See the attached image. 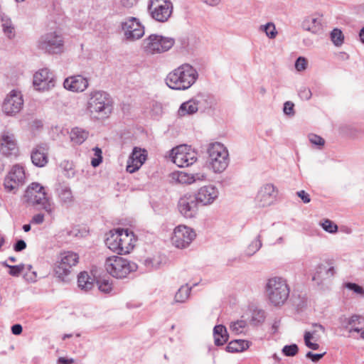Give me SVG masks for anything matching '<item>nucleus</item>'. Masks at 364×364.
<instances>
[{
    "mask_svg": "<svg viewBox=\"0 0 364 364\" xmlns=\"http://www.w3.org/2000/svg\"><path fill=\"white\" fill-rule=\"evenodd\" d=\"M74 360L73 358L70 359H66L63 357H60L58 360V363L60 364H72L73 363Z\"/></svg>",
    "mask_w": 364,
    "mask_h": 364,
    "instance_id": "nucleus-61",
    "label": "nucleus"
},
{
    "mask_svg": "<svg viewBox=\"0 0 364 364\" xmlns=\"http://www.w3.org/2000/svg\"><path fill=\"white\" fill-rule=\"evenodd\" d=\"M298 95L301 100H309L312 95L311 91L306 87H301L299 91Z\"/></svg>",
    "mask_w": 364,
    "mask_h": 364,
    "instance_id": "nucleus-52",
    "label": "nucleus"
},
{
    "mask_svg": "<svg viewBox=\"0 0 364 364\" xmlns=\"http://www.w3.org/2000/svg\"><path fill=\"white\" fill-rule=\"evenodd\" d=\"M26 248V243L23 240H18L14 245V250L16 252L23 251Z\"/></svg>",
    "mask_w": 364,
    "mask_h": 364,
    "instance_id": "nucleus-56",
    "label": "nucleus"
},
{
    "mask_svg": "<svg viewBox=\"0 0 364 364\" xmlns=\"http://www.w3.org/2000/svg\"><path fill=\"white\" fill-rule=\"evenodd\" d=\"M198 78L196 69L188 63H184L168 74L166 83L171 89L185 90L191 87Z\"/></svg>",
    "mask_w": 364,
    "mask_h": 364,
    "instance_id": "nucleus-1",
    "label": "nucleus"
},
{
    "mask_svg": "<svg viewBox=\"0 0 364 364\" xmlns=\"http://www.w3.org/2000/svg\"><path fill=\"white\" fill-rule=\"evenodd\" d=\"M265 311L262 309H255L252 313L251 321L254 324L262 323L265 319Z\"/></svg>",
    "mask_w": 364,
    "mask_h": 364,
    "instance_id": "nucleus-44",
    "label": "nucleus"
},
{
    "mask_svg": "<svg viewBox=\"0 0 364 364\" xmlns=\"http://www.w3.org/2000/svg\"><path fill=\"white\" fill-rule=\"evenodd\" d=\"M280 326V320H275L272 326L273 333H276Z\"/></svg>",
    "mask_w": 364,
    "mask_h": 364,
    "instance_id": "nucleus-63",
    "label": "nucleus"
},
{
    "mask_svg": "<svg viewBox=\"0 0 364 364\" xmlns=\"http://www.w3.org/2000/svg\"><path fill=\"white\" fill-rule=\"evenodd\" d=\"M299 348L296 344L286 345L282 348V353L286 356H294L298 353Z\"/></svg>",
    "mask_w": 364,
    "mask_h": 364,
    "instance_id": "nucleus-46",
    "label": "nucleus"
},
{
    "mask_svg": "<svg viewBox=\"0 0 364 364\" xmlns=\"http://www.w3.org/2000/svg\"><path fill=\"white\" fill-rule=\"evenodd\" d=\"M70 140L75 144H82L88 137V132L78 127L72 129L70 134Z\"/></svg>",
    "mask_w": 364,
    "mask_h": 364,
    "instance_id": "nucleus-31",
    "label": "nucleus"
},
{
    "mask_svg": "<svg viewBox=\"0 0 364 364\" xmlns=\"http://www.w3.org/2000/svg\"><path fill=\"white\" fill-rule=\"evenodd\" d=\"M360 316L357 314H353L348 318L345 315H342L338 318V322L341 326L343 328H348L350 326H353L356 322H358Z\"/></svg>",
    "mask_w": 364,
    "mask_h": 364,
    "instance_id": "nucleus-37",
    "label": "nucleus"
},
{
    "mask_svg": "<svg viewBox=\"0 0 364 364\" xmlns=\"http://www.w3.org/2000/svg\"><path fill=\"white\" fill-rule=\"evenodd\" d=\"M198 98L199 99L192 100L182 103L178 111V115L183 117L186 114H193L196 113L199 109L198 104L200 103L202 100H203V97H200Z\"/></svg>",
    "mask_w": 364,
    "mask_h": 364,
    "instance_id": "nucleus-26",
    "label": "nucleus"
},
{
    "mask_svg": "<svg viewBox=\"0 0 364 364\" xmlns=\"http://www.w3.org/2000/svg\"><path fill=\"white\" fill-rule=\"evenodd\" d=\"M172 161L178 167H188L197 160V153L191 146L183 144L171 150Z\"/></svg>",
    "mask_w": 364,
    "mask_h": 364,
    "instance_id": "nucleus-11",
    "label": "nucleus"
},
{
    "mask_svg": "<svg viewBox=\"0 0 364 364\" xmlns=\"http://www.w3.org/2000/svg\"><path fill=\"white\" fill-rule=\"evenodd\" d=\"M98 289L100 291L104 293H109L112 290V284L108 280L103 279L102 281H98Z\"/></svg>",
    "mask_w": 364,
    "mask_h": 364,
    "instance_id": "nucleus-51",
    "label": "nucleus"
},
{
    "mask_svg": "<svg viewBox=\"0 0 364 364\" xmlns=\"http://www.w3.org/2000/svg\"><path fill=\"white\" fill-rule=\"evenodd\" d=\"M249 346V342L247 341L235 339L228 344L225 347V350L229 353H238L247 349Z\"/></svg>",
    "mask_w": 364,
    "mask_h": 364,
    "instance_id": "nucleus-30",
    "label": "nucleus"
},
{
    "mask_svg": "<svg viewBox=\"0 0 364 364\" xmlns=\"http://www.w3.org/2000/svg\"><path fill=\"white\" fill-rule=\"evenodd\" d=\"M246 326L247 322L245 320H237L230 323V329L232 333L235 334H240L243 333Z\"/></svg>",
    "mask_w": 364,
    "mask_h": 364,
    "instance_id": "nucleus-40",
    "label": "nucleus"
},
{
    "mask_svg": "<svg viewBox=\"0 0 364 364\" xmlns=\"http://www.w3.org/2000/svg\"><path fill=\"white\" fill-rule=\"evenodd\" d=\"M359 37L360 41L364 43V26L360 29L359 32Z\"/></svg>",
    "mask_w": 364,
    "mask_h": 364,
    "instance_id": "nucleus-64",
    "label": "nucleus"
},
{
    "mask_svg": "<svg viewBox=\"0 0 364 364\" xmlns=\"http://www.w3.org/2000/svg\"><path fill=\"white\" fill-rule=\"evenodd\" d=\"M44 222V215L43 213H38L33 216L31 223L33 224L40 225Z\"/></svg>",
    "mask_w": 364,
    "mask_h": 364,
    "instance_id": "nucleus-57",
    "label": "nucleus"
},
{
    "mask_svg": "<svg viewBox=\"0 0 364 364\" xmlns=\"http://www.w3.org/2000/svg\"><path fill=\"white\" fill-rule=\"evenodd\" d=\"M48 146L47 144L38 145L31 152V158L33 165L43 167L48 162Z\"/></svg>",
    "mask_w": 364,
    "mask_h": 364,
    "instance_id": "nucleus-21",
    "label": "nucleus"
},
{
    "mask_svg": "<svg viewBox=\"0 0 364 364\" xmlns=\"http://www.w3.org/2000/svg\"><path fill=\"white\" fill-rule=\"evenodd\" d=\"M260 28L266 33L267 36L271 39L274 38L277 35L275 26L272 22H269L265 25L261 26Z\"/></svg>",
    "mask_w": 364,
    "mask_h": 364,
    "instance_id": "nucleus-42",
    "label": "nucleus"
},
{
    "mask_svg": "<svg viewBox=\"0 0 364 364\" xmlns=\"http://www.w3.org/2000/svg\"><path fill=\"white\" fill-rule=\"evenodd\" d=\"M265 289L269 302L275 306L283 305L289 298L290 288L282 277L270 278Z\"/></svg>",
    "mask_w": 364,
    "mask_h": 364,
    "instance_id": "nucleus-3",
    "label": "nucleus"
},
{
    "mask_svg": "<svg viewBox=\"0 0 364 364\" xmlns=\"http://www.w3.org/2000/svg\"><path fill=\"white\" fill-rule=\"evenodd\" d=\"M262 247L261 235H257V238L250 244L247 250V255L249 256L253 255Z\"/></svg>",
    "mask_w": 364,
    "mask_h": 364,
    "instance_id": "nucleus-41",
    "label": "nucleus"
},
{
    "mask_svg": "<svg viewBox=\"0 0 364 364\" xmlns=\"http://www.w3.org/2000/svg\"><path fill=\"white\" fill-rule=\"evenodd\" d=\"M205 177V175L201 173L188 174L185 172H181L178 174V180L180 183L191 184L196 181H203Z\"/></svg>",
    "mask_w": 364,
    "mask_h": 364,
    "instance_id": "nucleus-33",
    "label": "nucleus"
},
{
    "mask_svg": "<svg viewBox=\"0 0 364 364\" xmlns=\"http://www.w3.org/2000/svg\"><path fill=\"white\" fill-rule=\"evenodd\" d=\"M146 150L135 146L127 161L126 170L130 173L138 171L146 159Z\"/></svg>",
    "mask_w": 364,
    "mask_h": 364,
    "instance_id": "nucleus-19",
    "label": "nucleus"
},
{
    "mask_svg": "<svg viewBox=\"0 0 364 364\" xmlns=\"http://www.w3.org/2000/svg\"><path fill=\"white\" fill-rule=\"evenodd\" d=\"M102 162V156L98 155V157L93 158L91 161V164L93 167L98 166Z\"/></svg>",
    "mask_w": 364,
    "mask_h": 364,
    "instance_id": "nucleus-60",
    "label": "nucleus"
},
{
    "mask_svg": "<svg viewBox=\"0 0 364 364\" xmlns=\"http://www.w3.org/2000/svg\"><path fill=\"white\" fill-rule=\"evenodd\" d=\"M120 232V246L119 255H126L129 253L134 247V235L133 232L128 229L124 230L119 228Z\"/></svg>",
    "mask_w": 364,
    "mask_h": 364,
    "instance_id": "nucleus-22",
    "label": "nucleus"
},
{
    "mask_svg": "<svg viewBox=\"0 0 364 364\" xmlns=\"http://www.w3.org/2000/svg\"><path fill=\"white\" fill-rule=\"evenodd\" d=\"M23 105V100L21 92L12 90L4 99L2 110L6 115L13 116L21 111Z\"/></svg>",
    "mask_w": 364,
    "mask_h": 364,
    "instance_id": "nucleus-16",
    "label": "nucleus"
},
{
    "mask_svg": "<svg viewBox=\"0 0 364 364\" xmlns=\"http://www.w3.org/2000/svg\"><path fill=\"white\" fill-rule=\"evenodd\" d=\"M105 245L112 252L119 255L120 232L119 228L110 230L105 240Z\"/></svg>",
    "mask_w": 364,
    "mask_h": 364,
    "instance_id": "nucleus-25",
    "label": "nucleus"
},
{
    "mask_svg": "<svg viewBox=\"0 0 364 364\" xmlns=\"http://www.w3.org/2000/svg\"><path fill=\"white\" fill-rule=\"evenodd\" d=\"M303 28L314 34L322 33L323 27L321 19L317 18H307L303 22Z\"/></svg>",
    "mask_w": 364,
    "mask_h": 364,
    "instance_id": "nucleus-28",
    "label": "nucleus"
},
{
    "mask_svg": "<svg viewBox=\"0 0 364 364\" xmlns=\"http://www.w3.org/2000/svg\"><path fill=\"white\" fill-rule=\"evenodd\" d=\"M33 84L37 90L48 91L55 87V77L49 69L43 68L34 74Z\"/></svg>",
    "mask_w": 364,
    "mask_h": 364,
    "instance_id": "nucleus-15",
    "label": "nucleus"
},
{
    "mask_svg": "<svg viewBox=\"0 0 364 364\" xmlns=\"http://www.w3.org/2000/svg\"><path fill=\"white\" fill-rule=\"evenodd\" d=\"M191 288L187 284L182 286L175 295L176 302L183 303L188 298Z\"/></svg>",
    "mask_w": 364,
    "mask_h": 364,
    "instance_id": "nucleus-38",
    "label": "nucleus"
},
{
    "mask_svg": "<svg viewBox=\"0 0 364 364\" xmlns=\"http://www.w3.org/2000/svg\"><path fill=\"white\" fill-rule=\"evenodd\" d=\"M330 37L334 46L337 47L341 46L344 42V35L339 28H333L330 33Z\"/></svg>",
    "mask_w": 364,
    "mask_h": 364,
    "instance_id": "nucleus-39",
    "label": "nucleus"
},
{
    "mask_svg": "<svg viewBox=\"0 0 364 364\" xmlns=\"http://www.w3.org/2000/svg\"><path fill=\"white\" fill-rule=\"evenodd\" d=\"M196 237L193 229L186 225H178L173 230L171 241L177 248L188 247Z\"/></svg>",
    "mask_w": 364,
    "mask_h": 364,
    "instance_id": "nucleus-13",
    "label": "nucleus"
},
{
    "mask_svg": "<svg viewBox=\"0 0 364 364\" xmlns=\"http://www.w3.org/2000/svg\"><path fill=\"white\" fill-rule=\"evenodd\" d=\"M294 107V104L293 102H291V101H287L284 104V113L289 116H294L295 114Z\"/></svg>",
    "mask_w": 364,
    "mask_h": 364,
    "instance_id": "nucleus-53",
    "label": "nucleus"
},
{
    "mask_svg": "<svg viewBox=\"0 0 364 364\" xmlns=\"http://www.w3.org/2000/svg\"><path fill=\"white\" fill-rule=\"evenodd\" d=\"M214 343L217 346H223L228 341L229 335L225 326L216 325L213 328Z\"/></svg>",
    "mask_w": 364,
    "mask_h": 364,
    "instance_id": "nucleus-27",
    "label": "nucleus"
},
{
    "mask_svg": "<svg viewBox=\"0 0 364 364\" xmlns=\"http://www.w3.org/2000/svg\"><path fill=\"white\" fill-rule=\"evenodd\" d=\"M94 279L87 272H80L77 277V284L80 289L87 291L94 287Z\"/></svg>",
    "mask_w": 364,
    "mask_h": 364,
    "instance_id": "nucleus-29",
    "label": "nucleus"
},
{
    "mask_svg": "<svg viewBox=\"0 0 364 364\" xmlns=\"http://www.w3.org/2000/svg\"><path fill=\"white\" fill-rule=\"evenodd\" d=\"M58 197L63 203H70L73 200L72 191L67 185L59 184L56 188Z\"/></svg>",
    "mask_w": 364,
    "mask_h": 364,
    "instance_id": "nucleus-32",
    "label": "nucleus"
},
{
    "mask_svg": "<svg viewBox=\"0 0 364 364\" xmlns=\"http://www.w3.org/2000/svg\"><path fill=\"white\" fill-rule=\"evenodd\" d=\"M308 137L310 142L312 144L317 146L319 149H321L325 144V140L318 135L310 134Z\"/></svg>",
    "mask_w": 364,
    "mask_h": 364,
    "instance_id": "nucleus-47",
    "label": "nucleus"
},
{
    "mask_svg": "<svg viewBox=\"0 0 364 364\" xmlns=\"http://www.w3.org/2000/svg\"><path fill=\"white\" fill-rule=\"evenodd\" d=\"M205 4L211 6H215L220 2V0H201Z\"/></svg>",
    "mask_w": 364,
    "mask_h": 364,
    "instance_id": "nucleus-62",
    "label": "nucleus"
},
{
    "mask_svg": "<svg viewBox=\"0 0 364 364\" xmlns=\"http://www.w3.org/2000/svg\"><path fill=\"white\" fill-rule=\"evenodd\" d=\"M79 262V256L77 253L68 251L60 254V261L55 267V274L63 282L69 281V276L73 270V267Z\"/></svg>",
    "mask_w": 364,
    "mask_h": 364,
    "instance_id": "nucleus-9",
    "label": "nucleus"
},
{
    "mask_svg": "<svg viewBox=\"0 0 364 364\" xmlns=\"http://www.w3.org/2000/svg\"><path fill=\"white\" fill-rule=\"evenodd\" d=\"M89 86V80L81 75L68 77L63 82L65 89L73 92H82Z\"/></svg>",
    "mask_w": 364,
    "mask_h": 364,
    "instance_id": "nucleus-18",
    "label": "nucleus"
},
{
    "mask_svg": "<svg viewBox=\"0 0 364 364\" xmlns=\"http://www.w3.org/2000/svg\"><path fill=\"white\" fill-rule=\"evenodd\" d=\"M307 66V60L304 57H299L295 62V68L298 71L304 70Z\"/></svg>",
    "mask_w": 364,
    "mask_h": 364,
    "instance_id": "nucleus-54",
    "label": "nucleus"
},
{
    "mask_svg": "<svg viewBox=\"0 0 364 364\" xmlns=\"http://www.w3.org/2000/svg\"><path fill=\"white\" fill-rule=\"evenodd\" d=\"M122 30L127 41H134L144 35V27L139 20L135 17H129L121 23Z\"/></svg>",
    "mask_w": 364,
    "mask_h": 364,
    "instance_id": "nucleus-14",
    "label": "nucleus"
},
{
    "mask_svg": "<svg viewBox=\"0 0 364 364\" xmlns=\"http://www.w3.org/2000/svg\"><path fill=\"white\" fill-rule=\"evenodd\" d=\"M175 39L158 34H151L143 41L144 51L149 54L162 53L169 50Z\"/></svg>",
    "mask_w": 364,
    "mask_h": 364,
    "instance_id": "nucleus-8",
    "label": "nucleus"
},
{
    "mask_svg": "<svg viewBox=\"0 0 364 364\" xmlns=\"http://www.w3.org/2000/svg\"><path fill=\"white\" fill-rule=\"evenodd\" d=\"M336 273L333 259H326L316 267L312 279L322 281L333 277Z\"/></svg>",
    "mask_w": 364,
    "mask_h": 364,
    "instance_id": "nucleus-20",
    "label": "nucleus"
},
{
    "mask_svg": "<svg viewBox=\"0 0 364 364\" xmlns=\"http://www.w3.org/2000/svg\"><path fill=\"white\" fill-rule=\"evenodd\" d=\"M25 268L24 264H20L18 265H11L9 267V274L13 277H18Z\"/></svg>",
    "mask_w": 364,
    "mask_h": 364,
    "instance_id": "nucleus-49",
    "label": "nucleus"
},
{
    "mask_svg": "<svg viewBox=\"0 0 364 364\" xmlns=\"http://www.w3.org/2000/svg\"><path fill=\"white\" fill-rule=\"evenodd\" d=\"M276 196V187L272 183H267L261 188L257 194V198L262 206H267L273 203Z\"/></svg>",
    "mask_w": 364,
    "mask_h": 364,
    "instance_id": "nucleus-23",
    "label": "nucleus"
},
{
    "mask_svg": "<svg viewBox=\"0 0 364 364\" xmlns=\"http://www.w3.org/2000/svg\"><path fill=\"white\" fill-rule=\"evenodd\" d=\"M1 26L4 34L10 39L13 38L14 34V27L13 26L11 20L7 16L1 17Z\"/></svg>",
    "mask_w": 364,
    "mask_h": 364,
    "instance_id": "nucleus-35",
    "label": "nucleus"
},
{
    "mask_svg": "<svg viewBox=\"0 0 364 364\" xmlns=\"http://www.w3.org/2000/svg\"><path fill=\"white\" fill-rule=\"evenodd\" d=\"M297 196L302 200L304 203H308L311 201L310 196L304 191H300L296 193Z\"/></svg>",
    "mask_w": 364,
    "mask_h": 364,
    "instance_id": "nucleus-58",
    "label": "nucleus"
},
{
    "mask_svg": "<svg viewBox=\"0 0 364 364\" xmlns=\"http://www.w3.org/2000/svg\"><path fill=\"white\" fill-rule=\"evenodd\" d=\"M6 176H11L12 178L22 185L25 183V172L23 168L19 165L14 166Z\"/></svg>",
    "mask_w": 364,
    "mask_h": 364,
    "instance_id": "nucleus-34",
    "label": "nucleus"
},
{
    "mask_svg": "<svg viewBox=\"0 0 364 364\" xmlns=\"http://www.w3.org/2000/svg\"><path fill=\"white\" fill-rule=\"evenodd\" d=\"M144 264L148 269L152 270L159 267L160 262L156 258H147L144 261Z\"/></svg>",
    "mask_w": 364,
    "mask_h": 364,
    "instance_id": "nucleus-50",
    "label": "nucleus"
},
{
    "mask_svg": "<svg viewBox=\"0 0 364 364\" xmlns=\"http://www.w3.org/2000/svg\"><path fill=\"white\" fill-rule=\"evenodd\" d=\"M344 286L346 289L351 290L354 293L364 297V289L358 284L353 282H346L345 283Z\"/></svg>",
    "mask_w": 364,
    "mask_h": 364,
    "instance_id": "nucleus-45",
    "label": "nucleus"
},
{
    "mask_svg": "<svg viewBox=\"0 0 364 364\" xmlns=\"http://www.w3.org/2000/svg\"><path fill=\"white\" fill-rule=\"evenodd\" d=\"M148 10L153 19L164 23L171 16L173 4L170 0H150Z\"/></svg>",
    "mask_w": 364,
    "mask_h": 364,
    "instance_id": "nucleus-10",
    "label": "nucleus"
},
{
    "mask_svg": "<svg viewBox=\"0 0 364 364\" xmlns=\"http://www.w3.org/2000/svg\"><path fill=\"white\" fill-rule=\"evenodd\" d=\"M316 331H314L313 332L310 331H306L304 336V343L305 345L310 349L312 350H318L319 348V345L316 343L311 342V339L315 334Z\"/></svg>",
    "mask_w": 364,
    "mask_h": 364,
    "instance_id": "nucleus-43",
    "label": "nucleus"
},
{
    "mask_svg": "<svg viewBox=\"0 0 364 364\" xmlns=\"http://www.w3.org/2000/svg\"><path fill=\"white\" fill-rule=\"evenodd\" d=\"M0 144L4 154L9 155L16 149L14 135L9 131H4L0 136Z\"/></svg>",
    "mask_w": 364,
    "mask_h": 364,
    "instance_id": "nucleus-24",
    "label": "nucleus"
},
{
    "mask_svg": "<svg viewBox=\"0 0 364 364\" xmlns=\"http://www.w3.org/2000/svg\"><path fill=\"white\" fill-rule=\"evenodd\" d=\"M38 48L45 53L60 55L65 50L64 37L57 31L46 33L39 38Z\"/></svg>",
    "mask_w": 364,
    "mask_h": 364,
    "instance_id": "nucleus-5",
    "label": "nucleus"
},
{
    "mask_svg": "<svg viewBox=\"0 0 364 364\" xmlns=\"http://www.w3.org/2000/svg\"><path fill=\"white\" fill-rule=\"evenodd\" d=\"M208 161L215 173H221L229 164L228 151L223 144L215 142L209 144L208 148Z\"/></svg>",
    "mask_w": 364,
    "mask_h": 364,
    "instance_id": "nucleus-7",
    "label": "nucleus"
},
{
    "mask_svg": "<svg viewBox=\"0 0 364 364\" xmlns=\"http://www.w3.org/2000/svg\"><path fill=\"white\" fill-rule=\"evenodd\" d=\"M325 354H326V352H324L323 353H314L311 351H309L306 354V357L307 358L311 359L312 362L317 363L324 356Z\"/></svg>",
    "mask_w": 364,
    "mask_h": 364,
    "instance_id": "nucleus-55",
    "label": "nucleus"
},
{
    "mask_svg": "<svg viewBox=\"0 0 364 364\" xmlns=\"http://www.w3.org/2000/svg\"><path fill=\"white\" fill-rule=\"evenodd\" d=\"M106 271L113 277L122 279L137 269V265L118 256L107 257L105 262Z\"/></svg>",
    "mask_w": 364,
    "mask_h": 364,
    "instance_id": "nucleus-6",
    "label": "nucleus"
},
{
    "mask_svg": "<svg viewBox=\"0 0 364 364\" xmlns=\"http://www.w3.org/2000/svg\"><path fill=\"white\" fill-rule=\"evenodd\" d=\"M23 328L21 324L16 323L11 326V332L14 335L18 336L22 333Z\"/></svg>",
    "mask_w": 364,
    "mask_h": 364,
    "instance_id": "nucleus-59",
    "label": "nucleus"
},
{
    "mask_svg": "<svg viewBox=\"0 0 364 364\" xmlns=\"http://www.w3.org/2000/svg\"><path fill=\"white\" fill-rule=\"evenodd\" d=\"M112 100L107 92L102 90H94L90 92L87 100V109L97 117L107 118L111 114Z\"/></svg>",
    "mask_w": 364,
    "mask_h": 364,
    "instance_id": "nucleus-2",
    "label": "nucleus"
},
{
    "mask_svg": "<svg viewBox=\"0 0 364 364\" xmlns=\"http://www.w3.org/2000/svg\"><path fill=\"white\" fill-rule=\"evenodd\" d=\"M23 185L17 181L15 179L12 178L11 176H6L4 181V189L9 193H16L18 190L20 186Z\"/></svg>",
    "mask_w": 364,
    "mask_h": 364,
    "instance_id": "nucleus-36",
    "label": "nucleus"
},
{
    "mask_svg": "<svg viewBox=\"0 0 364 364\" xmlns=\"http://www.w3.org/2000/svg\"><path fill=\"white\" fill-rule=\"evenodd\" d=\"M198 203L203 205L212 204L218 197V190L213 185L204 186L198 189L197 193H193Z\"/></svg>",
    "mask_w": 364,
    "mask_h": 364,
    "instance_id": "nucleus-17",
    "label": "nucleus"
},
{
    "mask_svg": "<svg viewBox=\"0 0 364 364\" xmlns=\"http://www.w3.org/2000/svg\"><path fill=\"white\" fill-rule=\"evenodd\" d=\"M321 226L325 231L329 233H336L338 231V226L328 219L325 220Z\"/></svg>",
    "mask_w": 364,
    "mask_h": 364,
    "instance_id": "nucleus-48",
    "label": "nucleus"
},
{
    "mask_svg": "<svg viewBox=\"0 0 364 364\" xmlns=\"http://www.w3.org/2000/svg\"><path fill=\"white\" fill-rule=\"evenodd\" d=\"M24 197L26 201L33 205H41L48 214L52 215L54 210V204L48 197L44 187L38 183L34 182L28 186Z\"/></svg>",
    "mask_w": 364,
    "mask_h": 364,
    "instance_id": "nucleus-4",
    "label": "nucleus"
},
{
    "mask_svg": "<svg viewBox=\"0 0 364 364\" xmlns=\"http://www.w3.org/2000/svg\"><path fill=\"white\" fill-rule=\"evenodd\" d=\"M199 204L195 195L188 193L178 199L177 209L183 217L191 219L196 217Z\"/></svg>",
    "mask_w": 364,
    "mask_h": 364,
    "instance_id": "nucleus-12",
    "label": "nucleus"
}]
</instances>
